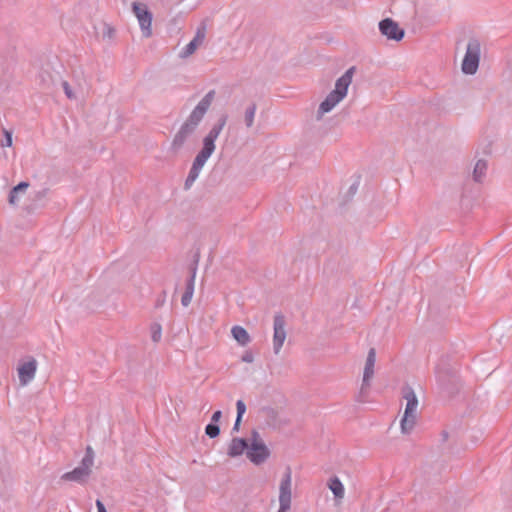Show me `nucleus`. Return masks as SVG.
<instances>
[{"label":"nucleus","instance_id":"1","mask_svg":"<svg viewBox=\"0 0 512 512\" xmlns=\"http://www.w3.org/2000/svg\"><path fill=\"white\" fill-rule=\"evenodd\" d=\"M216 92L215 90L208 91L204 97L198 102L194 109L190 112L187 119L183 122L177 133L172 140V148L175 150L180 149L186 141L196 132L200 123L204 119L206 113L210 109Z\"/></svg>","mask_w":512,"mask_h":512},{"label":"nucleus","instance_id":"2","mask_svg":"<svg viewBox=\"0 0 512 512\" xmlns=\"http://www.w3.org/2000/svg\"><path fill=\"white\" fill-rule=\"evenodd\" d=\"M227 122V115H222L216 124L213 125V127L210 129L208 134L203 138L202 141V148L196 155L192 166L190 168V171L188 173V176L185 180L184 186L185 189H190L191 186L194 184L196 179L198 178L202 168L204 167L207 160L211 157V155L215 151V141L219 137L220 133L222 132L223 128L225 127Z\"/></svg>","mask_w":512,"mask_h":512},{"label":"nucleus","instance_id":"3","mask_svg":"<svg viewBox=\"0 0 512 512\" xmlns=\"http://www.w3.org/2000/svg\"><path fill=\"white\" fill-rule=\"evenodd\" d=\"M354 72L355 67H350L336 80L335 88L319 104L317 119H321L325 114L331 112L347 96Z\"/></svg>","mask_w":512,"mask_h":512},{"label":"nucleus","instance_id":"4","mask_svg":"<svg viewBox=\"0 0 512 512\" xmlns=\"http://www.w3.org/2000/svg\"><path fill=\"white\" fill-rule=\"evenodd\" d=\"M403 398L406 400V407L400 423L401 432L403 434H409L416 424L418 399L411 387H405L403 389Z\"/></svg>","mask_w":512,"mask_h":512},{"label":"nucleus","instance_id":"5","mask_svg":"<svg viewBox=\"0 0 512 512\" xmlns=\"http://www.w3.org/2000/svg\"><path fill=\"white\" fill-rule=\"evenodd\" d=\"M94 465V452L88 446L85 451L80 465L75 467L72 471L66 472L61 476L64 481L76 482L79 484L85 483L91 475L92 467Z\"/></svg>","mask_w":512,"mask_h":512},{"label":"nucleus","instance_id":"6","mask_svg":"<svg viewBox=\"0 0 512 512\" xmlns=\"http://www.w3.org/2000/svg\"><path fill=\"white\" fill-rule=\"evenodd\" d=\"M481 57V43L472 38L468 41L466 52L461 64V70L466 75H474L478 71Z\"/></svg>","mask_w":512,"mask_h":512},{"label":"nucleus","instance_id":"7","mask_svg":"<svg viewBox=\"0 0 512 512\" xmlns=\"http://www.w3.org/2000/svg\"><path fill=\"white\" fill-rule=\"evenodd\" d=\"M270 456V451L260 434L253 430L249 438L247 458L255 465L264 463Z\"/></svg>","mask_w":512,"mask_h":512},{"label":"nucleus","instance_id":"8","mask_svg":"<svg viewBox=\"0 0 512 512\" xmlns=\"http://www.w3.org/2000/svg\"><path fill=\"white\" fill-rule=\"evenodd\" d=\"M279 509L277 512H289L292 506V471L288 467L279 483Z\"/></svg>","mask_w":512,"mask_h":512},{"label":"nucleus","instance_id":"9","mask_svg":"<svg viewBox=\"0 0 512 512\" xmlns=\"http://www.w3.org/2000/svg\"><path fill=\"white\" fill-rule=\"evenodd\" d=\"M132 11L138 20L140 29L144 37L148 38L152 35V13L144 3L133 2Z\"/></svg>","mask_w":512,"mask_h":512},{"label":"nucleus","instance_id":"10","mask_svg":"<svg viewBox=\"0 0 512 512\" xmlns=\"http://www.w3.org/2000/svg\"><path fill=\"white\" fill-rule=\"evenodd\" d=\"M376 363V351L371 348L368 351L367 358L365 361L362 384L360 388L359 397L362 399L369 391L371 386V380L374 376V368Z\"/></svg>","mask_w":512,"mask_h":512},{"label":"nucleus","instance_id":"11","mask_svg":"<svg viewBox=\"0 0 512 512\" xmlns=\"http://www.w3.org/2000/svg\"><path fill=\"white\" fill-rule=\"evenodd\" d=\"M37 367L38 363L34 357H27L19 362L17 372L21 386H27L35 378Z\"/></svg>","mask_w":512,"mask_h":512},{"label":"nucleus","instance_id":"12","mask_svg":"<svg viewBox=\"0 0 512 512\" xmlns=\"http://www.w3.org/2000/svg\"><path fill=\"white\" fill-rule=\"evenodd\" d=\"M378 27L381 35L388 40L399 42L404 38L405 31L391 18L381 20Z\"/></svg>","mask_w":512,"mask_h":512},{"label":"nucleus","instance_id":"13","mask_svg":"<svg viewBox=\"0 0 512 512\" xmlns=\"http://www.w3.org/2000/svg\"><path fill=\"white\" fill-rule=\"evenodd\" d=\"M285 318L282 314L274 316L273 323V351L277 355L281 351L286 339Z\"/></svg>","mask_w":512,"mask_h":512},{"label":"nucleus","instance_id":"14","mask_svg":"<svg viewBox=\"0 0 512 512\" xmlns=\"http://www.w3.org/2000/svg\"><path fill=\"white\" fill-rule=\"evenodd\" d=\"M248 444H249V439L246 440V439L239 438V437L232 438V440L230 441V443L228 445V450H227L228 456L231 458H235V457L241 456L244 452L247 453Z\"/></svg>","mask_w":512,"mask_h":512},{"label":"nucleus","instance_id":"15","mask_svg":"<svg viewBox=\"0 0 512 512\" xmlns=\"http://www.w3.org/2000/svg\"><path fill=\"white\" fill-rule=\"evenodd\" d=\"M327 486L333 493L335 500L341 502L345 496V488L341 480L337 476L331 477Z\"/></svg>","mask_w":512,"mask_h":512},{"label":"nucleus","instance_id":"16","mask_svg":"<svg viewBox=\"0 0 512 512\" xmlns=\"http://www.w3.org/2000/svg\"><path fill=\"white\" fill-rule=\"evenodd\" d=\"M195 277H196V268L193 269L191 276L186 282V289L181 298V303L184 307H187L192 300L194 294V286H195Z\"/></svg>","mask_w":512,"mask_h":512},{"label":"nucleus","instance_id":"17","mask_svg":"<svg viewBox=\"0 0 512 512\" xmlns=\"http://www.w3.org/2000/svg\"><path fill=\"white\" fill-rule=\"evenodd\" d=\"M231 333L233 338L238 342L241 346H246L250 343L251 338L246 329H244L242 326L235 325L231 329Z\"/></svg>","mask_w":512,"mask_h":512},{"label":"nucleus","instance_id":"18","mask_svg":"<svg viewBox=\"0 0 512 512\" xmlns=\"http://www.w3.org/2000/svg\"><path fill=\"white\" fill-rule=\"evenodd\" d=\"M29 187L28 182H20L18 185L12 188L9 193V204L15 206L18 204L20 196L24 194Z\"/></svg>","mask_w":512,"mask_h":512},{"label":"nucleus","instance_id":"19","mask_svg":"<svg viewBox=\"0 0 512 512\" xmlns=\"http://www.w3.org/2000/svg\"><path fill=\"white\" fill-rule=\"evenodd\" d=\"M487 172V163L484 160H478L473 169V180L482 182Z\"/></svg>","mask_w":512,"mask_h":512},{"label":"nucleus","instance_id":"20","mask_svg":"<svg viewBox=\"0 0 512 512\" xmlns=\"http://www.w3.org/2000/svg\"><path fill=\"white\" fill-rule=\"evenodd\" d=\"M256 110H257V107L255 104L249 105L245 110L244 121L248 128L252 127V125L254 123Z\"/></svg>","mask_w":512,"mask_h":512},{"label":"nucleus","instance_id":"21","mask_svg":"<svg viewBox=\"0 0 512 512\" xmlns=\"http://www.w3.org/2000/svg\"><path fill=\"white\" fill-rule=\"evenodd\" d=\"M151 339L158 343L162 338V326L159 323H153L150 326Z\"/></svg>","mask_w":512,"mask_h":512},{"label":"nucleus","instance_id":"22","mask_svg":"<svg viewBox=\"0 0 512 512\" xmlns=\"http://www.w3.org/2000/svg\"><path fill=\"white\" fill-rule=\"evenodd\" d=\"M197 46L192 42L190 41L182 50L181 52L179 53V57L182 58V59H186L188 58L189 56H191L192 54L195 53V51L197 50Z\"/></svg>","mask_w":512,"mask_h":512},{"label":"nucleus","instance_id":"23","mask_svg":"<svg viewBox=\"0 0 512 512\" xmlns=\"http://www.w3.org/2000/svg\"><path fill=\"white\" fill-rule=\"evenodd\" d=\"M205 433L207 436H209L210 438H215L219 435L220 433V428L217 424H214V423H209L206 427H205Z\"/></svg>","mask_w":512,"mask_h":512},{"label":"nucleus","instance_id":"24","mask_svg":"<svg viewBox=\"0 0 512 512\" xmlns=\"http://www.w3.org/2000/svg\"><path fill=\"white\" fill-rule=\"evenodd\" d=\"M3 133L4 139L1 141L0 145L2 147H11L13 144L12 133L8 130H4Z\"/></svg>","mask_w":512,"mask_h":512},{"label":"nucleus","instance_id":"25","mask_svg":"<svg viewBox=\"0 0 512 512\" xmlns=\"http://www.w3.org/2000/svg\"><path fill=\"white\" fill-rule=\"evenodd\" d=\"M205 37H206V26L201 25L200 27L197 28L194 38L203 43L205 40Z\"/></svg>","mask_w":512,"mask_h":512},{"label":"nucleus","instance_id":"26","mask_svg":"<svg viewBox=\"0 0 512 512\" xmlns=\"http://www.w3.org/2000/svg\"><path fill=\"white\" fill-rule=\"evenodd\" d=\"M236 408H237L238 421H241L242 416L244 415V413L246 411V405L242 400H238L236 403Z\"/></svg>","mask_w":512,"mask_h":512},{"label":"nucleus","instance_id":"27","mask_svg":"<svg viewBox=\"0 0 512 512\" xmlns=\"http://www.w3.org/2000/svg\"><path fill=\"white\" fill-rule=\"evenodd\" d=\"M62 87L68 99H75V94L67 81L62 82Z\"/></svg>","mask_w":512,"mask_h":512},{"label":"nucleus","instance_id":"28","mask_svg":"<svg viewBox=\"0 0 512 512\" xmlns=\"http://www.w3.org/2000/svg\"><path fill=\"white\" fill-rule=\"evenodd\" d=\"M241 360L245 363H252L254 361V355L251 351H246L242 355Z\"/></svg>","mask_w":512,"mask_h":512},{"label":"nucleus","instance_id":"29","mask_svg":"<svg viewBox=\"0 0 512 512\" xmlns=\"http://www.w3.org/2000/svg\"><path fill=\"white\" fill-rule=\"evenodd\" d=\"M221 416L222 412L220 410L215 411L211 417V423L217 424V422H219L221 419Z\"/></svg>","mask_w":512,"mask_h":512},{"label":"nucleus","instance_id":"30","mask_svg":"<svg viewBox=\"0 0 512 512\" xmlns=\"http://www.w3.org/2000/svg\"><path fill=\"white\" fill-rule=\"evenodd\" d=\"M97 512H107L105 505L99 499L96 500Z\"/></svg>","mask_w":512,"mask_h":512},{"label":"nucleus","instance_id":"31","mask_svg":"<svg viewBox=\"0 0 512 512\" xmlns=\"http://www.w3.org/2000/svg\"><path fill=\"white\" fill-rule=\"evenodd\" d=\"M239 425H240V421H238V418H236V421L234 423V426H233V430H238L239 429Z\"/></svg>","mask_w":512,"mask_h":512},{"label":"nucleus","instance_id":"32","mask_svg":"<svg viewBox=\"0 0 512 512\" xmlns=\"http://www.w3.org/2000/svg\"><path fill=\"white\" fill-rule=\"evenodd\" d=\"M191 41H192V42H193L197 47H199L200 45H202V44H203L201 41H199V40L195 39L194 37H193V39H192Z\"/></svg>","mask_w":512,"mask_h":512}]
</instances>
